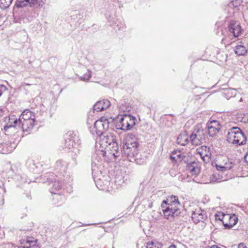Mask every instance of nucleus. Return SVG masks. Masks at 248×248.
<instances>
[{
    "mask_svg": "<svg viewBox=\"0 0 248 248\" xmlns=\"http://www.w3.org/2000/svg\"><path fill=\"white\" fill-rule=\"evenodd\" d=\"M93 112L96 111L99 112L104 110L102 105V100L97 102L93 107Z\"/></svg>",
    "mask_w": 248,
    "mask_h": 248,
    "instance_id": "26",
    "label": "nucleus"
},
{
    "mask_svg": "<svg viewBox=\"0 0 248 248\" xmlns=\"http://www.w3.org/2000/svg\"><path fill=\"white\" fill-rule=\"evenodd\" d=\"M244 159H245V160L246 161V162L248 163V152L245 155Z\"/></svg>",
    "mask_w": 248,
    "mask_h": 248,
    "instance_id": "37",
    "label": "nucleus"
},
{
    "mask_svg": "<svg viewBox=\"0 0 248 248\" xmlns=\"http://www.w3.org/2000/svg\"><path fill=\"white\" fill-rule=\"evenodd\" d=\"M189 137L186 131H184L180 134L177 139V143L181 145L185 146L188 142Z\"/></svg>",
    "mask_w": 248,
    "mask_h": 248,
    "instance_id": "19",
    "label": "nucleus"
},
{
    "mask_svg": "<svg viewBox=\"0 0 248 248\" xmlns=\"http://www.w3.org/2000/svg\"><path fill=\"white\" fill-rule=\"evenodd\" d=\"M95 164H93V163H92V175L93 176V178H94V180L95 182H96V185L98 186H102V185H106L108 183V181L106 180V179H102L101 178L102 175H101V172L100 171L99 173H98L96 172V169H95Z\"/></svg>",
    "mask_w": 248,
    "mask_h": 248,
    "instance_id": "11",
    "label": "nucleus"
},
{
    "mask_svg": "<svg viewBox=\"0 0 248 248\" xmlns=\"http://www.w3.org/2000/svg\"><path fill=\"white\" fill-rule=\"evenodd\" d=\"M198 163L195 161L191 162L188 163L187 165V170L189 171L192 175H195L199 174L200 170L198 167Z\"/></svg>",
    "mask_w": 248,
    "mask_h": 248,
    "instance_id": "17",
    "label": "nucleus"
},
{
    "mask_svg": "<svg viewBox=\"0 0 248 248\" xmlns=\"http://www.w3.org/2000/svg\"><path fill=\"white\" fill-rule=\"evenodd\" d=\"M99 144L102 148L100 154L103 156L111 155L115 158L119 156L120 154L118 143L116 142L115 136L112 133H107L100 136Z\"/></svg>",
    "mask_w": 248,
    "mask_h": 248,
    "instance_id": "1",
    "label": "nucleus"
},
{
    "mask_svg": "<svg viewBox=\"0 0 248 248\" xmlns=\"http://www.w3.org/2000/svg\"><path fill=\"white\" fill-rule=\"evenodd\" d=\"M161 206L165 217L170 221H172L174 217L178 216L180 213V203L176 196H169L167 200L163 201Z\"/></svg>",
    "mask_w": 248,
    "mask_h": 248,
    "instance_id": "2",
    "label": "nucleus"
},
{
    "mask_svg": "<svg viewBox=\"0 0 248 248\" xmlns=\"http://www.w3.org/2000/svg\"><path fill=\"white\" fill-rule=\"evenodd\" d=\"M197 152L204 161H209L211 155L209 147L202 146L197 149Z\"/></svg>",
    "mask_w": 248,
    "mask_h": 248,
    "instance_id": "12",
    "label": "nucleus"
},
{
    "mask_svg": "<svg viewBox=\"0 0 248 248\" xmlns=\"http://www.w3.org/2000/svg\"><path fill=\"white\" fill-rule=\"evenodd\" d=\"M3 115V112L1 109H0V117H1Z\"/></svg>",
    "mask_w": 248,
    "mask_h": 248,
    "instance_id": "44",
    "label": "nucleus"
},
{
    "mask_svg": "<svg viewBox=\"0 0 248 248\" xmlns=\"http://www.w3.org/2000/svg\"><path fill=\"white\" fill-rule=\"evenodd\" d=\"M50 181L48 182L49 185L50 187V192L51 193H54L56 192L57 190L60 189L62 187V183L59 181H56L54 180V181L52 179H50Z\"/></svg>",
    "mask_w": 248,
    "mask_h": 248,
    "instance_id": "20",
    "label": "nucleus"
},
{
    "mask_svg": "<svg viewBox=\"0 0 248 248\" xmlns=\"http://www.w3.org/2000/svg\"><path fill=\"white\" fill-rule=\"evenodd\" d=\"M51 193L53 194V200L54 201V204L58 203L59 202L62 201L64 198L62 195L57 194L56 192Z\"/></svg>",
    "mask_w": 248,
    "mask_h": 248,
    "instance_id": "29",
    "label": "nucleus"
},
{
    "mask_svg": "<svg viewBox=\"0 0 248 248\" xmlns=\"http://www.w3.org/2000/svg\"><path fill=\"white\" fill-rule=\"evenodd\" d=\"M242 2V0H232L229 3L230 6H232L233 7H237Z\"/></svg>",
    "mask_w": 248,
    "mask_h": 248,
    "instance_id": "33",
    "label": "nucleus"
},
{
    "mask_svg": "<svg viewBox=\"0 0 248 248\" xmlns=\"http://www.w3.org/2000/svg\"><path fill=\"white\" fill-rule=\"evenodd\" d=\"M152 244H147L146 248H158L156 246H155V248H152Z\"/></svg>",
    "mask_w": 248,
    "mask_h": 248,
    "instance_id": "38",
    "label": "nucleus"
},
{
    "mask_svg": "<svg viewBox=\"0 0 248 248\" xmlns=\"http://www.w3.org/2000/svg\"><path fill=\"white\" fill-rule=\"evenodd\" d=\"M238 248H247L244 243H240L238 245Z\"/></svg>",
    "mask_w": 248,
    "mask_h": 248,
    "instance_id": "36",
    "label": "nucleus"
},
{
    "mask_svg": "<svg viewBox=\"0 0 248 248\" xmlns=\"http://www.w3.org/2000/svg\"><path fill=\"white\" fill-rule=\"evenodd\" d=\"M109 123L108 118L106 117H102L94 123L93 131L95 132L98 136H100L103 135L108 128Z\"/></svg>",
    "mask_w": 248,
    "mask_h": 248,
    "instance_id": "7",
    "label": "nucleus"
},
{
    "mask_svg": "<svg viewBox=\"0 0 248 248\" xmlns=\"http://www.w3.org/2000/svg\"><path fill=\"white\" fill-rule=\"evenodd\" d=\"M102 105L104 109L108 108L110 105V102L107 99H104L102 100Z\"/></svg>",
    "mask_w": 248,
    "mask_h": 248,
    "instance_id": "35",
    "label": "nucleus"
},
{
    "mask_svg": "<svg viewBox=\"0 0 248 248\" xmlns=\"http://www.w3.org/2000/svg\"><path fill=\"white\" fill-rule=\"evenodd\" d=\"M7 146V152H13L16 149V144L14 143V141H8L7 143L5 144Z\"/></svg>",
    "mask_w": 248,
    "mask_h": 248,
    "instance_id": "30",
    "label": "nucleus"
},
{
    "mask_svg": "<svg viewBox=\"0 0 248 248\" xmlns=\"http://www.w3.org/2000/svg\"><path fill=\"white\" fill-rule=\"evenodd\" d=\"M229 38L232 39V37L237 38L241 35L243 32V30L239 24L237 23H231L228 26Z\"/></svg>",
    "mask_w": 248,
    "mask_h": 248,
    "instance_id": "10",
    "label": "nucleus"
},
{
    "mask_svg": "<svg viewBox=\"0 0 248 248\" xmlns=\"http://www.w3.org/2000/svg\"><path fill=\"white\" fill-rule=\"evenodd\" d=\"M227 140L229 143L241 145L245 144L247 138L240 128L233 127L228 130Z\"/></svg>",
    "mask_w": 248,
    "mask_h": 248,
    "instance_id": "5",
    "label": "nucleus"
},
{
    "mask_svg": "<svg viewBox=\"0 0 248 248\" xmlns=\"http://www.w3.org/2000/svg\"><path fill=\"white\" fill-rule=\"evenodd\" d=\"M67 163L62 159H59L56 162L55 170L60 173L64 172L67 168Z\"/></svg>",
    "mask_w": 248,
    "mask_h": 248,
    "instance_id": "16",
    "label": "nucleus"
},
{
    "mask_svg": "<svg viewBox=\"0 0 248 248\" xmlns=\"http://www.w3.org/2000/svg\"><path fill=\"white\" fill-rule=\"evenodd\" d=\"M91 77V71L87 70V72L83 75V76L80 77V79L83 81H88Z\"/></svg>",
    "mask_w": 248,
    "mask_h": 248,
    "instance_id": "31",
    "label": "nucleus"
},
{
    "mask_svg": "<svg viewBox=\"0 0 248 248\" xmlns=\"http://www.w3.org/2000/svg\"><path fill=\"white\" fill-rule=\"evenodd\" d=\"M3 88H4V87L2 85L0 86V96L1 95V93H2L1 91V89Z\"/></svg>",
    "mask_w": 248,
    "mask_h": 248,
    "instance_id": "43",
    "label": "nucleus"
},
{
    "mask_svg": "<svg viewBox=\"0 0 248 248\" xmlns=\"http://www.w3.org/2000/svg\"><path fill=\"white\" fill-rule=\"evenodd\" d=\"M37 0H18L16 1V7L21 8L28 5L30 7H33L37 3Z\"/></svg>",
    "mask_w": 248,
    "mask_h": 248,
    "instance_id": "18",
    "label": "nucleus"
},
{
    "mask_svg": "<svg viewBox=\"0 0 248 248\" xmlns=\"http://www.w3.org/2000/svg\"><path fill=\"white\" fill-rule=\"evenodd\" d=\"M16 117L14 115H11L8 119V121L6 123V125L4 127V130L5 132L9 133L10 132V129L15 128Z\"/></svg>",
    "mask_w": 248,
    "mask_h": 248,
    "instance_id": "15",
    "label": "nucleus"
},
{
    "mask_svg": "<svg viewBox=\"0 0 248 248\" xmlns=\"http://www.w3.org/2000/svg\"><path fill=\"white\" fill-rule=\"evenodd\" d=\"M229 217L226 221H224V227L226 229H230L233 227L237 222L238 218L235 215L228 214Z\"/></svg>",
    "mask_w": 248,
    "mask_h": 248,
    "instance_id": "14",
    "label": "nucleus"
},
{
    "mask_svg": "<svg viewBox=\"0 0 248 248\" xmlns=\"http://www.w3.org/2000/svg\"><path fill=\"white\" fill-rule=\"evenodd\" d=\"M21 177V180H20V182L21 183H24L25 182V177Z\"/></svg>",
    "mask_w": 248,
    "mask_h": 248,
    "instance_id": "39",
    "label": "nucleus"
},
{
    "mask_svg": "<svg viewBox=\"0 0 248 248\" xmlns=\"http://www.w3.org/2000/svg\"><path fill=\"white\" fill-rule=\"evenodd\" d=\"M34 119L35 116L32 112L26 109L22 112L18 119H16V125L18 124L19 130L21 132H28L33 126Z\"/></svg>",
    "mask_w": 248,
    "mask_h": 248,
    "instance_id": "4",
    "label": "nucleus"
},
{
    "mask_svg": "<svg viewBox=\"0 0 248 248\" xmlns=\"http://www.w3.org/2000/svg\"><path fill=\"white\" fill-rule=\"evenodd\" d=\"M236 91L233 89H229L225 91L224 94L226 95V97L228 98H231L233 96H235Z\"/></svg>",
    "mask_w": 248,
    "mask_h": 248,
    "instance_id": "28",
    "label": "nucleus"
},
{
    "mask_svg": "<svg viewBox=\"0 0 248 248\" xmlns=\"http://www.w3.org/2000/svg\"><path fill=\"white\" fill-rule=\"evenodd\" d=\"M147 244H152V248H155V246L153 242L149 243Z\"/></svg>",
    "mask_w": 248,
    "mask_h": 248,
    "instance_id": "41",
    "label": "nucleus"
},
{
    "mask_svg": "<svg viewBox=\"0 0 248 248\" xmlns=\"http://www.w3.org/2000/svg\"><path fill=\"white\" fill-rule=\"evenodd\" d=\"M240 101H242V98H241V99H240Z\"/></svg>",
    "mask_w": 248,
    "mask_h": 248,
    "instance_id": "47",
    "label": "nucleus"
},
{
    "mask_svg": "<svg viewBox=\"0 0 248 248\" xmlns=\"http://www.w3.org/2000/svg\"><path fill=\"white\" fill-rule=\"evenodd\" d=\"M13 0H0V7L2 9H6L11 5Z\"/></svg>",
    "mask_w": 248,
    "mask_h": 248,
    "instance_id": "27",
    "label": "nucleus"
},
{
    "mask_svg": "<svg viewBox=\"0 0 248 248\" xmlns=\"http://www.w3.org/2000/svg\"><path fill=\"white\" fill-rule=\"evenodd\" d=\"M140 155L138 154V155L135 156V159L133 160V161H135L137 164L139 165L143 164L145 163V159L144 158H140Z\"/></svg>",
    "mask_w": 248,
    "mask_h": 248,
    "instance_id": "34",
    "label": "nucleus"
},
{
    "mask_svg": "<svg viewBox=\"0 0 248 248\" xmlns=\"http://www.w3.org/2000/svg\"><path fill=\"white\" fill-rule=\"evenodd\" d=\"M36 240L33 237H28L21 241L19 248H38Z\"/></svg>",
    "mask_w": 248,
    "mask_h": 248,
    "instance_id": "13",
    "label": "nucleus"
},
{
    "mask_svg": "<svg viewBox=\"0 0 248 248\" xmlns=\"http://www.w3.org/2000/svg\"><path fill=\"white\" fill-rule=\"evenodd\" d=\"M4 204V200H2L1 202V205H3Z\"/></svg>",
    "mask_w": 248,
    "mask_h": 248,
    "instance_id": "45",
    "label": "nucleus"
},
{
    "mask_svg": "<svg viewBox=\"0 0 248 248\" xmlns=\"http://www.w3.org/2000/svg\"><path fill=\"white\" fill-rule=\"evenodd\" d=\"M184 155L180 151H174L170 155V159L174 161H181L183 159Z\"/></svg>",
    "mask_w": 248,
    "mask_h": 248,
    "instance_id": "23",
    "label": "nucleus"
},
{
    "mask_svg": "<svg viewBox=\"0 0 248 248\" xmlns=\"http://www.w3.org/2000/svg\"><path fill=\"white\" fill-rule=\"evenodd\" d=\"M216 168L218 170L224 171L231 169L232 168V164L231 162H228L226 163L223 166L217 165Z\"/></svg>",
    "mask_w": 248,
    "mask_h": 248,
    "instance_id": "24",
    "label": "nucleus"
},
{
    "mask_svg": "<svg viewBox=\"0 0 248 248\" xmlns=\"http://www.w3.org/2000/svg\"><path fill=\"white\" fill-rule=\"evenodd\" d=\"M0 152H2L3 153H4V149H3V151L2 150H0ZM5 153H6V152H5Z\"/></svg>",
    "mask_w": 248,
    "mask_h": 248,
    "instance_id": "46",
    "label": "nucleus"
},
{
    "mask_svg": "<svg viewBox=\"0 0 248 248\" xmlns=\"http://www.w3.org/2000/svg\"><path fill=\"white\" fill-rule=\"evenodd\" d=\"M207 126H212L213 127L219 128V129L220 128V125L219 122L216 120L210 121V123L207 124Z\"/></svg>",
    "mask_w": 248,
    "mask_h": 248,
    "instance_id": "32",
    "label": "nucleus"
},
{
    "mask_svg": "<svg viewBox=\"0 0 248 248\" xmlns=\"http://www.w3.org/2000/svg\"><path fill=\"white\" fill-rule=\"evenodd\" d=\"M189 138L193 145H200L205 140L204 131L202 129L196 128L194 129Z\"/></svg>",
    "mask_w": 248,
    "mask_h": 248,
    "instance_id": "8",
    "label": "nucleus"
},
{
    "mask_svg": "<svg viewBox=\"0 0 248 248\" xmlns=\"http://www.w3.org/2000/svg\"><path fill=\"white\" fill-rule=\"evenodd\" d=\"M208 133L210 137H214L219 132V128L213 127L212 126H207Z\"/></svg>",
    "mask_w": 248,
    "mask_h": 248,
    "instance_id": "25",
    "label": "nucleus"
},
{
    "mask_svg": "<svg viewBox=\"0 0 248 248\" xmlns=\"http://www.w3.org/2000/svg\"><path fill=\"white\" fill-rule=\"evenodd\" d=\"M139 147L137 139H133L130 135L125 138L123 147V153L130 161L133 162L135 156L138 155Z\"/></svg>",
    "mask_w": 248,
    "mask_h": 248,
    "instance_id": "3",
    "label": "nucleus"
},
{
    "mask_svg": "<svg viewBox=\"0 0 248 248\" xmlns=\"http://www.w3.org/2000/svg\"><path fill=\"white\" fill-rule=\"evenodd\" d=\"M135 121L136 118L130 115H120L117 118L115 126L117 129L127 131L135 125Z\"/></svg>",
    "mask_w": 248,
    "mask_h": 248,
    "instance_id": "6",
    "label": "nucleus"
},
{
    "mask_svg": "<svg viewBox=\"0 0 248 248\" xmlns=\"http://www.w3.org/2000/svg\"><path fill=\"white\" fill-rule=\"evenodd\" d=\"M176 248V247L174 245H171L169 248Z\"/></svg>",
    "mask_w": 248,
    "mask_h": 248,
    "instance_id": "40",
    "label": "nucleus"
},
{
    "mask_svg": "<svg viewBox=\"0 0 248 248\" xmlns=\"http://www.w3.org/2000/svg\"><path fill=\"white\" fill-rule=\"evenodd\" d=\"M210 248H220L216 245L211 246Z\"/></svg>",
    "mask_w": 248,
    "mask_h": 248,
    "instance_id": "42",
    "label": "nucleus"
},
{
    "mask_svg": "<svg viewBox=\"0 0 248 248\" xmlns=\"http://www.w3.org/2000/svg\"><path fill=\"white\" fill-rule=\"evenodd\" d=\"M191 213L192 219L196 224L200 221L203 222L207 217L205 212L198 206L194 210H192Z\"/></svg>",
    "mask_w": 248,
    "mask_h": 248,
    "instance_id": "9",
    "label": "nucleus"
},
{
    "mask_svg": "<svg viewBox=\"0 0 248 248\" xmlns=\"http://www.w3.org/2000/svg\"><path fill=\"white\" fill-rule=\"evenodd\" d=\"M234 51L238 56H245L248 51V48H246L243 45H239L234 47Z\"/></svg>",
    "mask_w": 248,
    "mask_h": 248,
    "instance_id": "21",
    "label": "nucleus"
},
{
    "mask_svg": "<svg viewBox=\"0 0 248 248\" xmlns=\"http://www.w3.org/2000/svg\"><path fill=\"white\" fill-rule=\"evenodd\" d=\"M215 217L216 220L220 221L224 225V221H226L228 219L229 215L221 212H218L215 215Z\"/></svg>",
    "mask_w": 248,
    "mask_h": 248,
    "instance_id": "22",
    "label": "nucleus"
}]
</instances>
